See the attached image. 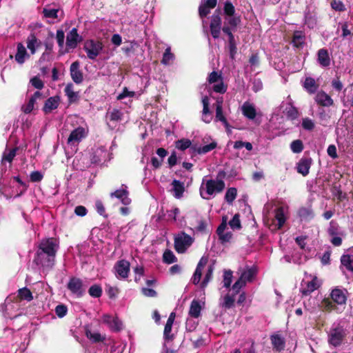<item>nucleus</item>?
Wrapping results in <instances>:
<instances>
[{"mask_svg":"<svg viewBox=\"0 0 353 353\" xmlns=\"http://www.w3.org/2000/svg\"><path fill=\"white\" fill-rule=\"evenodd\" d=\"M208 82L214 84L212 90L216 93L224 94L227 92L228 85L223 82V77L221 72L212 71L208 74Z\"/></svg>","mask_w":353,"mask_h":353,"instance_id":"nucleus-1","label":"nucleus"},{"mask_svg":"<svg viewBox=\"0 0 353 353\" xmlns=\"http://www.w3.org/2000/svg\"><path fill=\"white\" fill-rule=\"evenodd\" d=\"M346 336V331L343 326L338 324L335 327H332L328 334V342L334 347L340 346Z\"/></svg>","mask_w":353,"mask_h":353,"instance_id":"nucleus-2","label":"nucleus"},{"mask_svg":"<svg viewBox=\"0 0 353 353\" xmlns=\"http://www.w3.org/2000/svg\"><path fill=\"white\" fill-rule=\"evenodd\" d=\"M59 245L57 239L54 238H48L43 239L39 245L37 253H42L49 255L50 256H56Z\"/></svg>","mask_w":353,"mask_h":353,"instance_id":"nucleus-3","label":"nucleus"},{"mask_svg":"<svg viewBox=\"0 0 353 353\" xmlns=\"http://www.w3.org/2000/svg\"><path fill=\"white\" fill-rule=\"evenodd\" d=\"M193 243V239L188 234L182 232L174 239V249L178 253H183Z\"/></svg>","mask_w":353,"mask_h":353,"instance_id":"nucleus-4","label":"nucleus"},{"mask_svg":"<svg viewBox=\"0 0 353 353\" xmlns=\"http://www.w3.org/2000/svg\"><path fill=\"white\" fill-rule=\"evenodd\" d=\"M83 49L87 53L88 57L90 59L94 60L102 50L103 44L100 41L89 40L85 43Z\"/></svg>","mask_w":353,"mask_h":353,"instance_id":"nucleus-5","label":"nucleus"},{"mask_svg":"<svg viewBox=\"0 0 353 353\" xmlns=\"http://www.w3.org/2000/svg\"><path fill=\"white\" fill-rule=\"evenodd\" d=\"M67 288L77 297H81L85 294V288L83 281L78 277L72 276L67 284Z\"/></svg>","mask_w":353,"mask_h":353,"instance_id":"nucleus-6","label":"nucleus"},{"mask_svg":"<svg viewBox=\"0 0 353 353\" xmlns=\"http://www.w3.org/2000/svg\"><path fill=\"white\" fill-rule=\"evenodd\" d=\"M34 262L37 265H41L42 268L46 269H51L54 265L55 256L47 255L42 253H36Z\"/></svg>","mask_w":353,"mask_h":353,"instance_id":"nucleus-7","label":"nucleus"},{"mask_svg":"<svg viewBox=\"0 0 353 353\" xmlns=\"http://www.w3.org/2000/svg\"><path fill=\"white\" fill-rule=\"evenodd\" d=\"M111 198H117L119 199L124 205H128L131 203V199L129 197V191L128 187L125 184L121 185V188L115 190L110 194Z\"/></svg>","mask_w":353,"mask_h":353,"instance_id":"nucleus-8","label":"nucleus"},{"mask_svg":"<svg viewBox=\"0 0 353 353\" xmlns=\"http://www.w3.org/2000/svg\"><path fill=\"white\" fill-rule=\"evenodd\" d=\"M225 184L223 181L208 180L205 183L206 193L211 196L214 193H221L225 189Z\"/></svg>","mask_w":353,"mask_h":353,"instance_id":"nucleus-9","label":"nucleus"},{"mask_svg":"<svg viewBox=\"0 0 353 353\" xmlns=\"http://www.w3.org/2000/svg\"><path fill=\"white\" fill-rule=\"evenodd\" d=\"M347 290L341 289L338 287L334 288L330 293V298L332 301L339 305L346 304Z\"/></svg>","mask_w":353,"mask_h":353,"instance_id":"nucleus-10","label":"nucleus"},{"mask_svg":"<svg viewBox=\"0 0 353 353\" xmlns=\"http://www.w3.org/2000/svg\"><path fill=\"white\" fill-rule=\"evenodd\" d=\"M114 268L115 269L117 277L126 279L128 277L130 272V263L124 259L118 261Z\"/></svg>","mask_w":353,"mask_h":353,"instance_id":"nucleus-11","label":"nucleus"},{"mask_svg":"<svg viewBox=\"0 0 353 353\" xmlns=\"http://www.w3.org/2000/svg\"><path fill=\"white\" fill-rule=\"evenodd\" d=\"M221 17L211 16L210 23V31L212 37L214 39H218L220 37L221 31L222 30L221 27Z\"/></svg>","mask_w":353,"mask_h":353,"instance_id":"nucleus-12","label":"nucleus"},{"mask_svg":"<svg viewBox=\"0 0 353 353\" xmlns=\"http://www.w3.org/2000/svg\"><path fill=\"white\" fill-rule=\"evenodd\" d=\"M102 319L103 322L108 325L112 332H119L122 329V322L118 317H112L109 314H104Z\"/></svg>","mask_w":353,"mask_h":353,"instance_id":"nucleus-13","label":"nucleus"},{"mask_svg":"<svg viewBox=\"0 0 353 353\" xmlns=\"http://www.w3.org/2000/svg\"><path fill=\"white\" fill-rule=\"evenodd\" d=\"M80 65L78 61L73 62L70 67V76L72 81L77 83L80 84L83 81V74L79 69Z\"/></svg>","mask_w":353,"mask_h":353,"instance_id":"nucleus-14","label":"nucleus"},{"mask_svg":"<svg viewBox=\"0 0 353 353\" xmlns=\"http://www.w3.org/2000/svg\"><path fill=\"white\" fill-rule=\"evenodd\" d=\"M81 37L79 36L76 28H73L66 37V46L70 49L77 48V44L81 41Z\"/></svg>","mask_w":353,"mask_h":353,"instance_id":"nucleus-15","label":"nucleus"},{"mask_svg":"<svg viewBox=\"0 0 353 353\" xmlns=\"http://www.w3.org/2000/svg\"><path fill=\"white\" fill-rule=\"evenodd\" d=\"M312 163V159L311 158H301L296 163L297 172L302 174L303 176H306L310 172Z\"/></svg>","mask_w":353,"mask_h":353,"instance_id":"nucleus-16","label":"nucleus"},{"mask_svg":"<svg viewBox=\"0 0 353 353\" xmlns=\"http://www.w3.org/2000/svg\"><path fill=\"white\" fill-rule=\"evenodd\" d=\"M314 101L322 107H330L334 105V101L331 97L323 90L316 93Z\"/></svg>","mask_w":353,"mask_h":353,"instance_id":"nucleus-17","label":"nucleus"},{"mask_svg":"<svg viewBox=\"0 0 353 353\" xmlns=\"http://www.w3.org/2000/svg\"><path fill=\"white\" fill-rule=\"evenodd\" d=\"M60 103V97L58 95L49 97L44 103L42 110L45 114L51 113L54 110L59 107Z\"/></svg>","mask_w":353,"mask_h":353,"instance_id":"nucleus-18","label":"nucleus"},{"mask_svg":"<svg viewBox=\"0 0 353 353\" xmlns=\"http://www.w3.org/2000/svg\"><path fill=\"white\" fill-rule=\"evenodd\" d=\"M85 137V131L84 128L83 127H78L73 130L68 138V143H79L81 141L83 138Z\"/></svg>","mask_w":353,"mask_h":353,"instance_id":"nucleus-19","label":"nucleus"},{"mask_svg":"<svg viewBox=\"0 0 353 353\" xmlns=\"http://www.w3.org/2000/svg\"><path fill=\"white\" fill-rule=\"evenodd\" d=\"M297 215L301 221L310 222L314 217V212L311 206L301 207L297 211Z\"/></svg>","mask_w":353,"mask_h":353,"instance_id":"nucleus-20","label":"nucleus"},{"mask_svg":"<svg viewBox=\"0 0 353 353\" xmlns=\"http://www.w3.org/2000/svg\"><path fill=\"white\" fill-rule=\"evenodd\" d=\"M217 4V0H206V1L199 7V14L201 18L207 17L210 9L214 8Z\"/></svg>","mask_w":353,"mask_h":353,"instance_id":"nucleus-21","label":"nucleus"},{"mask_svg":"<svg viewBox=\"0 0 353 353\" xmlns=\"http://www.w3.org/2000/svg\"><path fill=\"white\" fill-rule=\"evenodd\" d=\"M302 286H303L302 285ZM320 287L316 276H314L312 281L305 283V287H302L301 292L302 295L308 296Z\"/></svg>","mask_w":353,"mask_h":353,"instance_id":"nucleus-22","label":"nucleus"},{"mask_svg":"<svg viewBox=\"0 0 353 353\" xmlns=\"http://www.w3.org/2000/svg\"><path fill=\"white\" fill-rule=\"evenodd\" d=\"M273 349L276 352H281L285 348V341L283 337L279 334H274L270 336Z\"/></svg>","mask_w":353,"mask_h":353,"instance_id":"nucleus-23","label":"nucleus"},{"mask_svg":"<svg viewBox=\"0 0 353 353\" xmlns=\"http://www.w3.org/2000/svg\"><path fill=\"white\" fill-rule=\"evenodd\" d=\"M217 143L215 141H213L210 144L203 146H198L196 144H194L191 147V150L192 151V153L204 154L215 149Z\"/></svg>","mask_w":353,"mask_h":353,"instance_id":"nucleus-24","label":"nucleus"},{"mask_svg":"<svg viewBox=\"0 0 353 353\" xmlns=\"http://www.w3.org/2000/svg\"><path fill=\"white\" fill-rule=\"evenodd\" d=\"M43 98V94L39 91H36L34 94L30 97L28 103L26 105L21 107L22 111L25 114H30L34 109V103L38 99Z\"/></svg>","mask_w":353,"mask_h":353,"instance_id":"nucleus-25","label":"nucleus"},{"mask_svg":"<svg viewBox=\"0 0 353 353\" xmlns=\"http://www.w3.org/2000/svg\"><path fill=\"white\" fill-rule=\"evenodd\" d=\"M305 35L303 32L301 30H296L293 33L292 44L296 48H303L305 43Z\"/></svg>","mask_w":353,"mask_h":353,"instance_id":"nucleus-26","label":"nucleus"},{"mask_svg":"<svg viewBox=\"0 0 353 353\" xmlns=\"http://www.w3.org/2000/svg\"><path fill=\"white\" fill-rule=\"evenodd\" d=\"M64 92L68 97L69 104L76 103L79 101V96L78 92L73 90V84L70 83L67 84L64 89Z\"/></svg>","mask_w":353,"mask_h":353,"instance_id":"nucleus-27","label":"nucleus"},{"mask_svg":"<svg viewBox=\"0 0 353 353\" xmlns=\"http://www.w3.org/2000/svg\"><path fill=\"white\" fill-rule=\"evenodd\" d=\"M319 63L323 67H328L330 65V58L327 49L321 48L317 53Z\"/></svg>","mask_w":353,"mask_h":353,"instance_id":"nucleus-28","label":"nucleus"},{"mask_svg":"<svg viewBox=\"0 0 353 353\" xmlns=\"http://www.w3.org/2000/svg\"><path fill=\"white\" fill-rule=\"evenodd\" d=\"M14 57L16 61L19 64H23L25 62L26 58L29 57L26 48L21 43L17 44V51Z\"/></svg>","mask_w":353,"mask_h":353,"instance_id":"nucleus-29","label":"nucleus"},{"mask_svg":"<svg viewBox=\"0 0 353 353\" xmlns=\"http://www.w3.org/2000/svg\"><path fill=\"white\" fill-rule=\"evenodd\" d=\"M243 114L248 119L253 120L256 115L254 106L248 103H245L241 108Z\"/></svg>","mask_w":353,"mask_h":353,"instance_id":"nucleus-30","label":"nucleus"},{"mask_svg":"<svg viewBox=\"0 0 353 353\" xmlns=\"http://www.w3.org/2000/svg\"><path fill=\"white\" fill-rule=\"evenodd\" d=\"M303 88L309 94H314L319 88V84L316 83L314 78L308 77L305 79Z\"/></svg>","mask_w":353,"mask_h":353,"instance_id":"nucleus-31","label":"nucleus"},{"mask_svg":"<svg viewBox=\"0 0 353 353\" xmlns=\"http://www.w3.org/2000/svg\"><path fill=\"white\" fill-rule=\"evenodd\" d=\"M256 274V268L252 267L243 270L239 278L246 283L247 282H252Z\"/></svg>","mask_w":353,"mask_h":353,"instance_id":"nucleus-32","label":"nucleus"},{"mask_svg":"<svg viewBox=\"0 0 353 353\" xmlns=\"http://www.w3.org/2000/svg\"><path fill=\"white\" fill-rule=\"evenodd\" d=\"M172 185L173 186L172 190L174 192V196L177 199L181 198L185 191L184 183L174 179L172 182Z\"/></svg>","mask_w":353,"mask_h":353,"instance_id":"nucleus-33","label":"nucleus"},{"mask_svg":"<svg viewBox=\"0 0 353 353\" xmlns=\"http://www.w3.org/2000/svg\"><path fill=\"white\" fill-rule=\"evenodd\" d=\"M17 301H31L33 300V295L31 291L26 287L18 290Z\"/></svg>","mask_w":353,"mask_h":353,"instance_id":"nucleus-34","label":"nucleus"},{"mask_svg":"<svg viewBox=\"0 0 353 353\" xmlns=\"http://www.w3.org/2000/svg\"><path fill=\"white\" fill-rule=\"evenodd\" d=\"M201 306L198 300L194 299L190 304L189 315L193 318H199L201 315Z\"/></svg>","mask_w":353,"mask_h":353,"instance_id":"nucleus-35","label":"nucleus"},{"mask_svg":"<svg viewBox=\"0 0 353 353\" xmlns=\"http://www.w3.org/2000/svg\"><path fill=\"white\" fill-rule=\"evenodd\" d=\"M27 48L30 50L32 54L36 52V46H38L41 42L38 41L34 33H31L27 38Z\"/></svg>","mask_w":353,"mask_h":353,"instance_id":"nucleus-36","label":"nucleus"},{"mask_svg":"<svg viewBox=\"0 0 353 353\" xmlns=\"http://www.w3.org/2000/svg\"><path fill=\"white\" fill-rule=\"evenodd\" d=\"M85 336L94 343L103 342L105 340V335L102 336L99 332H92L90 330H85Z\"/></svg>","mask_w":353,"mask_h":353,"instance_id":"nucleus-37","label":"nucleus"},{"mask_svg":"<svg viewBox=\"0 0 353 353\" xmlns=\"http://www.w3.org/2000/svg\"><path fill=\"white\" fill-rule=\"evenodd\" d=\"M341 263L348 271L353 272L352 254H343L341 257Z\"/></svg>","mask_w":353,"mask_h":353,"instance_id":"nucleus-38","label":"nucleus"},{"mask_svg":"<svg viewBox=\"0 0 353 353\" xmlns=\"http://www.w3.org/2000/svg\"><path fill=\"white\" fill-rule=\"evenodd\" d=\"M276 220L278 221V228H281L285 222V216L284 214V209L283 207H279L275 210V216Z\"/></svg>","mask_w":353,"mask_h":353,"instance_id":"nucleus-39","label":"nucleus"},{"mask_svg":"<svg viewBox=\"0 0 353 353\" xmlns=\"http://www.w3.org/2000/svg\"><path fill=\"white\" fill-rule=\"evenodd\" d=\"M289 105L290 107L285 108V114L289 119L293 121L299 117V112L298 109L292 105V103H290Z\"/></svg>","mask_w":353,"mask_h":353,"instance_id":"nucleus-40","label":"nucleus"},{"mask_svg":"<svg viewBox=\"0 0 353 353\" xmlns=\"http://www.w3.org/2000/svg\"><path fill=\"white\" fill-rule=\"evenodd\" d=\"M214 269V268L212 265H210L208 266L207 272L205 275V277H204L203 281L200 283V288L201 289H203V290L205 289L207 287L210 281L212 279Z\"/></svg>","mask_w":353,"mask_h":353,"instance_id":"nucleus-41","label":"nucleus"},{"mask_svg":"<svg viewBox=\"0 0 353 353\" xmlns=\"http://www.w3.org/2000/svg\"><path fill=\"white\" fill-rule=\"evenodd\" d=\"M237 196V190L235 188H230L225 192V200L229 204H232Z\"/></svg>","mask_w":353,"mask_h":353,"instance_id":"nucleus-42","label":"nucleus"},{"mask_svg":"<svg viewBox=\"0 0 353 353\" xmlns=\"http://www.w3.org/2000/svg\"><path fill=\"white\" fill-rule=\"evenodd\" d=\"M225 21L224 23H226L227 25L229 26V28H231V30H236L237 26L241 23V18L240 17H228V18H225Z\"/></svg>","mask_w":353,"mask_h":353,"instance_id":"nucleus-43","label":"nucleus"},{"mask_svg":"<svg viewBox=\"0 0 353 353\" xmlns=\"http://www.w3.org/2000/svg\"><path fill=\"white\" fill-rule=\"evenodd\" d=\"M193 145L190 139H181L176 141V148L181 151H184L188 148H190Z\"/></svg>","mask_w":353,"mask_h":353,"instance_id":"nucleus-44","label":"nucleus"},{"mask_svg":"<svg viewBox=\"0 0 353 353\" xmlns=\"http://www.w3.org/2000/svg\"><path fill=\"white\" fill-rule=\"evenodd\" d=\"M177 260L174 253L170 250H166L163 254V261L167 264H171L176 262Z\"/></svg>","mask_w":353,"mask_h":353,"instance_id":"nucleus-45","label":"nucleus"},{"mask_svg":"<svg viewBox=\"0 0 353 353\" xmlns=\"http://www.w3.org/2000/svg\"><path fill=\"white\" fill-rule=\"evenodd\" d=\"M322 307L323 308V310L325 312H330L332 310H335L337 309V306L336 305V303H334L333 301H331L329 299L325 298L322 301Z\"/></svg>","mask_w":353,"mask_h":353,"instance_id":"nucleus-46","label":"nucleus"},{"mask_svg":"<svg viewBox=\"0 0 353 353\" xmlns=\"http://www.w3.org/2000/svg\"><path fill=\"white\" fill-rule=\"evenodd\" d=\"M290 148L294 153L301 152L304 149L303 141L300 139L293 141L290 144Z\"/></svg>","mask_w":353,"mask_h":353,"instance_id":"nucleus-47","label":"nucleus"},{"mask_svg":"<svg viewBox=\"0 0 353 353\" xmlns=\"http://www.w3.org/2000/svg\"><path fill=\"white\" fill-rule=\"evenodd\" d=\"M174 56L171 52V49L170 47L167 48L163 54V58L161 61V63L165 65H169L170 61L173 60Z\"/></svg>","mask_w":353,"mask_h":353,"instance_id":"nucleus-48","label":"nucleus"},{"mask_svg":"<svg viewBox=\"0 0 353 353\" xmlns=\"http://www.w3.org/2000/svg\"><path fill=\"white\" fill-rule=\"evenodd\" d=\"M90 296L94 298H99L102 294V288L99 285H92L88 290Z\"/></svg>","mask_w":353,"mask_h":353,"instance_id":"nucleus-49","label":"nucleus"},{"mask_svg":"<svg viewBox=\"0 0 353 353\" xmlns=\"http://www.w3.org/2000/svg\"><path fill=\"white\" fill-rule=\"evenodd\" d=\"M223 12L227 17H233L235 13V8L230 1H226L223 6Z\"/></svg>","mask_w":353,"mask_h":353,"instance_id":"nucleus-50","label":"nucleus"},{"mask_svg":"<svg viewBox=\"0 0 353 353\" xmlns=\"http://www.w3.org/2000/svg\"><path fill=\"white\" fill-rule=\"evenodd\" d=\"M229 225L233 230H240L242 228L239 214L234 215L232 219L229 221Z\"/></svg>","mask_w":353,"mask_h":353,"instance_id":"nucleus-51","label":"nucleus"},{"mask_svg":"<svg viewBox=\"0 0 353 353\" xmlns=\"http://www.w3.org/2000/svg\"><path fill=\"white\" fill-rule=\"evenodd\" d=\"M330 6L335 11L344 12L346 10L345 4L341 0H332Z\"/></svg>","mask_w":353,"mask_h":353,"instance_id":"nucleus-52","label":"nucleus"},{"mask_svg":"<svg viewBox=\"0 0 353 353\" xmlns=\"http://www.w3.org/2000/svg\"><path fill=\"white\" fill-rule=\"evenodd\" d=\"M17 148H12L8 151H5L3 154L2 161H6L11 163L16 156Z\"/></svg>","mask_w":353,"mask_h":353,"instance_id":"nucleus-53","label":"nucleus"},{"mask_svg":"<svg viewBox=\"0 0 353 353\" xmlns=\"http://www.w3.org/2000/svg\"><path fill=\"white\" fill-rule=\"evenodd\" d=\"M232 271L230 270H225L223 274V286L226 288L230 287L232 281Z\"/></svg>","mask_w":353,"mask_h":353,"instance_id":"nucleus-54","label":"nucleus"},{"mask_svg":"<svg viewBox=\"0 0 353 353\" xmlns=\"http://www.w3.org/2000/svg\"><path fill=\"white\" fill-rule=\"evenodd\" d=\"M236 294H234L233 295L226 294L224 296V302L223 303V307H224L226 309H230V308L234 307V301H235L234 296Z\"/></svg>","mask_w":353,"mask_h":353,"instance_id":"nucleus-55","label":"nucleus"},{"mask_svg":"<svg viewBox=\"0 0 353 353\" xmlns=\"http://www.w3.org/2000/svg\"><path fill=\"white\" fill-rule=\"evenodd\" d=\"M172 327V325L165 323L163 331V337L167 341H172L174 338V334H171Z\"/></svg>","mask_w":353,"mask_h":353,"instance_id":"nucleus-56","label":"nucleus"},{"mask_svg":"<svg viewBox=\"0 0 353 353\" xmlns=\"http://www.w3.org/2000/svg\"><path fill=\"white\" fill-rule=\"evenodd\" d=\"M222 31L223 33L228 35V43L232 42H236L234 36L232 33V31H234V30H231L230 28H229V26L226 24V23H224L223 26L222 28Z\"/></svg>","mask_w":353,"mask_h":353,"instance_id":"nucleus-57","label":"nucleus"},{"mask_svg":"<svg viewBox=\"0 0 353 353\" xmlns=\"http://www.w3.org/2000/svg\"><path fill=\"white\" fill-rule=\"evenodd\" d=\"M95 208L97 212L102 216L107 218L108 216V214L105 212V208L103 205V202L101 200H97L95 202Z\"/></svg>","mask_w":353,"mask_h":353,"instance_id":"nucleus-58","label":"nucleus"},{"mask_svg":"<svg viewBox=\"0 0 353 353\" xmlns=\"http://www.w3.org/2000/svg\"><path fill=\"white\" fill-rule=\"evenodd\" d=\"M56 39L60 49H62L64 46L65 34L63 30L59 29L57 30Z\"/></svg>","mask_w":353,"mask_h":353,"instance_id":"nucleus-59","label":"nucleus"},{"mask_svg":"<svg viewBox=\"0 0 353 353\" xmlns=\"http://www.w3.org/2000/svg\"><path fill=\"white\" fill-rule=\"evenodd\" d=\"M302 127L304 130L311 131V130H314L315 125L312 119L307 117V118L303 119Z\"/></svg>","mask_w":353,"mask_h":353,"instance_id":"nucleus-60","label":"nucleus"},{"mask_svg":"<svg viewBox=\"0 0 353 353\" xmlns=\"http://www.w3.org/2000/svg\"><path fill=\"white\" fill-rule=\"evenodd\" d=\"M123 113L118 109H114L110 112V120L111 121H119L122 119Z\"/></svg>","mask_w":353,"mask_h":353,"instance_id":"nucleus-61","label":"nucleus"},{"mask_svg":"<svg viewBox=\"0 0 353 353\" xmlns=\"http://www.w3.org/2000/svg\"><path fill=\"white\" fill-rule=\"evenodd\" d=\"M338 229H339L338 223L334 221H331L330 222V226L327 229V232L330 236H334L339 234Z\"/></svg>","mask_w":353,"mask_h":353,"instance_id":"nucleus-62","label":"nucleus"},{"mask_svg":"<svg viewBox=\"0 0 353 353\" xmlns=\"http://www.w3.org/2000/svg\"><path fill=\"white\" fill-rule=\"evenodd\" d=\"M58 10L57 9H46L43 8V14L46 18L57 19Z\"/></svg>","mask_w":353,"mask_h":353,"instance_id":"nucleus-63","label":"nucleus"},{"mask_svg":"<svg viewBox=\"0 0 353 353\" xmlns=\"http://www.w3.org/2000/svg\"><path fill=\"white\" fill-rule=\"evenodd\" d=\"M68 308L65 305L61 304L55 307V313L59 318H63L67 314Z\"/></svg>","mask_w":353,"mask_h":353,"instance_id":"nucleus-64","label":"nucleus"}]
</instances>
